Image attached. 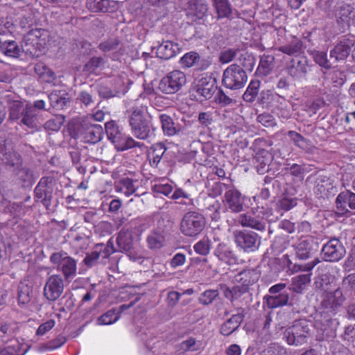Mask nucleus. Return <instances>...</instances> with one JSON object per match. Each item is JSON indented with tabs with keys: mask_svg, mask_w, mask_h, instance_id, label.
<instances>
[{
	"mask_svg": "<svg viewBox=\"0 0 355 355\" xmlns=\"http://www.w3.org/2000/svg\"><path fill=\"white\" fill-rule=\"evenodd\" d=\"M279 215L275 213L268 205L252 207L250 212L239 215L236 221L243 227L256 230L263 232L267 229V224L277 221Z\"/></svg>",
	"mask_w": 355,
	"mask_h": 355,
	"instance_id": "nucleus-1",
	"label": "nucleus"
},
{
	"mask_svg": "<svg viewBox=\"0 0 355 355\" xmlns=\"http://www.w3.org/2000/svg\"><path fill=\"white\" fill-rule=\"evenodd\" d=\"M144 106H133L127 111L128 122L132 135L137 139L145 140L154 135L155 128L146 115Z\"/></svg>",
	"mask_w": 355,
	"mask_h": 355,
	"instance_id": "nucleus-2",
	"label": "nucleus"
},
{
	"mask_svg": "<svg viewBox=\"0 0 355 355\" xmlns=\"http://www.w3.org/2000/svg\"><path fill=\"white\" fill-rule=\"evenodd\" d=\"M312 324L306 319L295 320L283 331V339L288 345L300 347L311 336Z\"/></svg>",
	"mask_w": 355,
	"mask_h": 355,
	"instance_id": "nucleus-3",
	"label": "nucleus"
},
{
	"mask_svg": "<svg viewBox=\"0 0 355 355\" xmlns=\"http://www.w3.org/2000/svg\"><path fill=\"white\" fill-rule=\"evenodd\" d=\"M321 286L324 291L322 296V306L335 314L339 308L341 307L345 297L340 288H336L334 282L324 283V279H322Z\"/></svg>",
	"mask_w": 355,
	"mask_h": 355,
	"instance_id": "nucleus-4",
	"label": "nucleus"
},
{
	"mask_svg": "<svg viewBox=\"0 0 355 355\" xmlns=\"http://www.w3.org/2000/svg\"><path fill=\"white\" fill-rule=\"evenodd\" d=\"M216 189L220 194L223 189L225 192L223 203L225 209L232 213H240L244 211L245 196L235 187L223 183H216Z\"/></svg>",
	"mask_w": 355,
	"mask_h": 355,
	"instance_id": "nucleus-5",
	"label": "nucleus"
},
{
	"mask_svg": "<svg viewBox=\"0 0 355 355\" xmlns=\"http://www.w3.org/2000/svg\"><path fill=\"white\" fill-rule=\"evenodd\" d=\"M248 80L245 71L236 64H230L223 73V85L232 90L243 88Z\"/></svg>",
	"mask_w": 355,
	"mask_h": 355,
	"instance_id": "nucleus-6",
	"label": "nucleus"
},
{
	"mask_svg": "<svg viewBox=\"0 0 355 355\" xmlns=\"http://www.w3.org/2000/svg\"><path fill=\"white\" fill-rule=\"evenodd\" d=\"M44 29L42 28H33L24 37V49L31 56L39 58L43 55L44 48Z\"/></svg>",
	"mask_w": 355,
	"mask_h": 355,
	"instance_id": "nucleus-7",
	"label": "nucleus"
},
{
	"mask_svg": "<svg viewBox=\"0 0 355 355\" xmlns=\"http://www.w3.org/2000/svg\"><path fill=\"white\" fill-rule=\"evenodd\" d=\"M50 263L61 271L65 279H72L76 275L77 262L63 251L55 252L49 257Z\"/></svg>",
	"mask_w": 355,
	"mask_h": 355,
	"instance_id": "nucleus-8",
	"label": "nucleus"
},
{
	"mask_svg": "<svg viewBox=\"0 0 355 355\" xmlns=\"http://www.w3.org/2000/svg\"><path fill=\"white\" fill-rule=\"evenodd\" d=\"M10 119L13 121L20 119L21 123L31 128L37 125L35 108L28 105H24L20 101H14L11 104Z\"/></svg>",
	"mask_w": 355,
	"mask_h": 355,
	"instance_id": "nucleus-9",
	"label": "nucleus"
},
{
	"mask_svg": "<svg viewBox=\"0 0 355 355\" xmlns=\"http://www.w3.org/2000/svg\"><path fill=\"white\" fill-rule=\"evenodd\" d=\"M234 239L236 246L247 253L258 250L261 244V237L252 230H236Z\"/></svg>",
	"mask_w": 355,
	"mask_h": 355,
	"instance_id": "nucleus-10",
	"label": "nucleus"
},
{
	"mask_svg": "<svg viewBox=\"0 0 355 355\" xmlns=\"http://www.w3.org/2000/svg\"><path fill=\"white\" fill-rule=\"evenodd\" d=\"M186 83L185 73L180 70H173L160 80L158 88L162 93L173 94L179 92Z\"/></svg>",
	"mask_w": 355,
	"mask_h": 355,
	"instance_id": "nucleus-11",
	"label": "nucleus"
},
{
	"mask_svg": "<svg viewBox=\"0 0 355 355\" xmlns=\"http://www.w3.org/2000/svg\"><path fill=\"white\" fill-rule=\"evenodd\" d=\"M338 324L337 319L333 318L327 311L321 312L316 316L314 322L318 339L324 340L333 337Z\"/></svg>",
	"mask_w": 355,
	"mask_h": 355,
	"instance_id": "nucleus-12",
	"label": "nucleus"
},
{
	"mask_svg": "<svg viewBox=\"0 0 355 355\" xmlns=\"http://www.w3.org/2000/svg\"><path fill=\"white\" fill-rule=\"evenodd\" d=\"M205 220L203 216L196 211L184 214L180 224V230L187 236H196L204 229Z\"/></svg>",
	"mask_w": 355,
	"mask_h": 355,
	"instance_id": "nucleus-13",
	"label": "nucleus"
},
{
	"mask_svg": "<svg viewBox=\"0 0 355 355\" xmlns=\"http://www.w3.org/2000/svg\"><path fill=\"white\" fill-rule=\"evenodd\" d=\"M0 159L13 171L22 166L21 155L14 149L12 142L9 140L0 141Z\"/></svg>",
	"mask_w": 355,
	"mask_h": 355,
	"instance_id": "nucleus-14",
	"label": "nucleus"
},
{
	"mask_svg": "<svg viewBox=\"0 0 355 355\" xmlns=\"http://www.w3.org/2000/svg\"><path fill=\"white\" fill-rule=\"evenodd\" d=\"M311 70V65L306 56H295L293 58L287 67L290 76L297 80H306Z\"/></svg>",
	"mask_w": 355,
	"mask_h": 355,
	"instance_id": "nucleus-15",
	"label": "nucleus"
},
{
	"mask_svg": "<svg viewBox=\"0 0 355 355\" xmlns=\"http://www.w3.org/2000/svg\"><path fill=\"white\" fill-rule=\"evenodd\" d=\"M79 132L85 142L96 144L101 140L103 129L101 125L83 119L80 124Z\"/></svg>",
	"mask_w": 355,
	"mask_h": 355,
	"instance_id": "nucleus-16",
	"label": "nucleus"
},
{
	"mask_svg": "<svg viewBox=\"0 0 355 355\" xmlns=\"http://www.w3.org/2000/svg\"><path fill=\"white\" fill-rule=\"evenodd\" d=\"M322 253L326 261H338L344 257L346 250L337 238H331L322 248Z\"/></svg>",
	"mask_w": 355,
	"mask_h": 355,
	"instance_id": "nucleus-17",
	"label": "nucleus"
},
{
	"mask_svg": "<svg viewBox=\"0 0 355 355\" xmlns=\"http://www.w3.org/2000/svg\"><path fill=\"white\" fill-rule=\"evenodd\" d=\"M319 243L313 236L302 239L295 245L296 256L306 260L313 257L319 250Z\"/></svg>",
	"mask_w": 355,
	"mask_h": 355,
	"instance_id": "nucleus-18",
	"label": "nucleus"
},
{
	"mask_svg": "<svg viewBox=\"0 0 355 355\" xmlns=\"http://www.w3.org/2000/svg\"><path fill=\"white\" fill-rule=\"evenodd\" d=\"M354 40L347 36L342 37L337 44L329 52V56L334 59L336 62L345 60L352 51V48L354 46Z\"/></svg>",
	"mask_w": 355,
	"mask_h": 355,
	"instance_id": "nucleus-19",
	"label": "nucleus"
},
{
	"mask_svg": "<svg viewBox=\"0 0 355 355\" xmlns=\"http://www.w3.org/2000/svg\"><path fill=\"white\" fill-rule=\"evenodd\" d=\"M216 89L215 81L210 76L202 77L193 87L196 97L201 101L211 98Z\"/></svg>",
	"mask_w": 355,
	"mask_h": 355,
	"instance_id": "nucleus-20",
	"label": "nucleus"
},
{
	"mask_svg": "<svg viewBox=\"0 0 355 355\" xmlns=\"http://www.w3.org/2000/svg\"><path fill=\"white\" fill-rule=\"evenodd\" d=\"M336 205L338 214L350 213L349 209H355V193L350 191L341 192L336 199Z\"/></svg>",
	"mask_w": 355,
	"mask_h": 355,
	"instance_id": "nucleus-21",
	"label": "nucleus"
},
{
	"mask_svg": "<svg viewBox=\"0 0 355 355\" xmlns=\"http://www.w3.org/2000/svg\"><path fill=\"white\" fill-rule=\"evenodd\" d=\"M49 287V294L46 293V297L49 300L55 301L63 292L64 284L62 278L58 275H52L46 282V287Z\"/></svg>",
	"mask_w": 355,
	"mask_h": 355,
	"instance_id": "nucleus-22",
	"label": "nucleus"
},
{
	"mask_svg": "<svg viewBox=\"0 0 355 355\" xmlns=\"http://www.w3.org/2000/svg\"><path fill=\"white\" fill-rule=\"evenodd\" d=\"M181 51L180 45L173 42L167 40L162 42L156 49L157 57L168 60L175 56Z\"/></svg>",
	"mask_w": 355,
	"mask_h": 355,
	"instance_id": "nucleus-23",
	"label": "nucleus"
},
{
	"mask_svg": "<svg viewBox=\"0 0 355 355\" xmlns=\"http://www.w3.org/2000/svg\"><path fill=\"white\" fill-rule=\"evenodd\" d=\"M50 105L55 110H61L70 103L69 94L64 90L55 89L48 94Z\"/></svg>",
	"mask_w": 355,
	"mask_h": 355,
	"instance_id": "nucleus-24",
	"label": "nucleus"
},
{
	"mask_svg": "<svg viewBox=\"0 0 355 355\" xmlns=\"http://www.w3.org/2000/svg\"><path fill=\"white\" fill-rule=\"evenodd\" d=\"M337 22L343 29L348 28L355 17L354 8L349 5L340 6L336 14Z\"/></svg>",
	"mask_w": 355,
	"mask_h": 355,
	"instance_id": "nucleus-25",
	"label": "nucleus"
},
{
	"mask_svg": "<svg viewBox=\"0 0 355 355\" xmlns=\"http://www.w3.org/2000/svg\"><path fill=\"white\" fill-rule=\"evenodd\" d=\"M116 244L119 252L128 253V256L132 258L133 241L131 232L124 230L120 231L116 238Z\"/></svg>",
	"mask_w": 355,
	"mask_h": 355,
	"instance_id": "nucleus-26",
	"label": "nucleus"
},
{
	"mask_svg": "<svg viewBox=\"0 0 355 355\" xmlns=\"http://www.w3.org/2000/svg\"><path fill=\"white\" fill-rule=\"evenodd\" d=\"M159 119L162 125V129L165 135L173 137L181 132V126L179 124H175L169 115L162 114L159 115Z\"/></svg>",
	"mask_w": 355,
	"mask_h": 355,
	"instance_id": "nucleus-27",
	"label": "nucleus"
},
{
	"mask_svg": "<svg viewBox=\"0 0 355 355\" xmlns=\"http://www.w3.org/2000/svg\"><path fill=\"white\" fill-rule=\"evenodd\" d=\"M243 315L237 313L232 315V317L226 320L220 327V332L225 336L231 335L241 325L243 320Z\"/></svg>",
	"mask_w": 355,
	"mask_h": 355,
	"instance_id": "nucleus-28",
	"label": "nucleus"
},
{
	"mask_svg": "<svg viewBox=\"0 0 355 355\" xmlns=\"http://www.w3.org/2000/svg\"><path fill=\"white\" fill-rule=\"evenodd\" d=\"M289 300V295L286 291L275 295H266L263 297V304L268 309H273L287 305Z\"/></svg>",
	"mask_w": 355,
	"mask_h": 355,
	"instance_id": "nucleus-29",
	"label": "nucleus"
},
{
	"mask_svg": "<svg viewBox=\"0 0 355 355\" xmlns=\"http://www.w3.org/2000/svg\"><path fill=\"white\" fill-rule=\"evenodd\" d=\"M151 151L148 155L150 164L152 167L157 168L164 157V154L167 150L166 146L161 142L153 144L150 148Z\"/></svg>",
	"mask_w": 355,
	"mask_h": 355,
	"instance_id": "nucleus-30",
	"label": "nucleus"
},
{
	"mask_svg": "<svg viewBox=\"0 0 355 355\" xmlns=\"http://www.w3.org/2000/svg\"><path fill=\"white\" fill-rule=\"evenodd\" d=\"M214 254L219 260L227 264H234L236 262V257L231 248L225 243H219L214 250Z\"/></svg>",
	"mask_w": 355,
	"mask_h": 355,
	"instance_id": "nucleus-31",
	"label": "nucleus"
},
{
	"mask_svg": "<svg viewBox=\"0 0 355 355\" xmlns=\"http://www.w3.org/2000/svg\"><path fill=\"white\" fill-rule=\"evenodd\" d=\"M115 1L113 0H87L86 7L94 12H107L111 8H114Z\"/></svg>",
	"mask_w": 355,
	"mask_h": 355,
	"instance_id": "nucleus-32",
	"label": "nucleus"
},
{
	"mask_svg": "<svg viewBox=\"0 0 355 355\" xmlns=\"http://www.w3.org/2000/svg\"><path fill=\"white\" fill-rule=\"evenodd\" d=\"M329 179L326 176H320L317 178L314 186V193L318 198H325L329 194V190L332 189Z\"/></svg>",
	"mask_w": 355,
	"mask_h": 355,
	"instance_id": "nucleus-33",
	"label": "nucleus"
},
{
	"mask_svg": "<svg viewBox=\"0 0 355 355\" xmlns=\"http://www.w3.org/2000/svg\"><path fill=\"white\" fill-rule=\"evenodd\" d=\"M105 129L108 139L113 144H115L116 146L119 144H121V141L124 140V134L121 132L119 126L114 121H111L107 122L105 124Z\"/></svg>",
	"mask_w": 355,
	"mask_h": 355,
	"instance_id": "nucleus-34",
	"label": "nucleus"
},
{
	"mask_svg": "<svg viewBox=\"0 0 355 355\" xmlns=\"http://www.w3.org/2000/svg\"><path fill=\"white\" fill-rule=\"evenodd\" d=\"M33 297L31 283L28 280L21 281L18 286V302L20 304H28Z\"/></svg>",
	"mask_w": 355,
	"mask_h": 355,
	"instance_id": "nucleus-35",
	"label": "nucleus"
},
{
	"mask_svg": "<svg viewBox=\"0 0 355 355\" xmlns=\"http://www.w3.org/2000/svg\"><path fill=\"white\" fill-rule=\"evenodd\" d=\"M201 346L202 343L200 340H197L193 337H189L177 345L176 353L180 355L187 352H197L201 349Z\"/></svg>",
	"mask_w": 355,
	"mask_h": 355,
	"instance_id": "nucleus-36",
	"label": "nucleus"
},
{
	"mask_svg": "<svg viewBox=\"0 0 355 355\" xmlns=\"http://www.w3.org/2000/svg\"><path fill=\"white\" fill-rule=\"evenodd\" d=\"M259 279V275L255 269L244 270L239 273L236 277V281L245 287L255 284Z\"/></svg>",
	"mask_w": 355,
	"mask_h": 355,
	"instance_id": "nucleus-37",
	"label": "nucleus"
},
{
	"mask_svg": "<svg viewBox=\"0 0 355 355\" xmlns=\"http://www.w3.org/2000/svg\"><path fill=\"white\" fill-rule=\"evenodd\" d=\"M26 352L24 344L16 339H11L6 346L0 348V355H24Z\"/></svg>",
	"mask_w": 355,
	"mask_h": 355,
	"instance_id": "nucleus-38",
	"label": "nucleus"
},
{
	"mask_svg": "<svg viewBox=\"0 0 355 355\" xmlns=\"http://www.w3.org/2000/svg\"><path fill=\"white\" fill-rule=\"evenodd\" d=\"M216 13L217 19L229 18L232 13V7L229 0H212Z\"/></svg>",
	"mask_w": 355,
	"mask_h": 355,
	"instance_id": "nucleus-39",
	"label": "nucleus"
},
{
	"mask_svg": "<svg viewBox=\"0 0 355 355\" xmlns=\"http://www.w3.org/2000/svg\"><path fill=\"white\" fill-rule=\"evenodd\" d=\"M311 273L299 275L292 278L291 289L293 292L301 293L310 283Z\"/></svg>",
	"mask_w": 355,
	"mask_h": 355,
	"instance_id": "nucleus-40",
	"label": "nucleus"
},
{
	"mask_svg": "<svg viewBox=\"0 0 355 355\" xmlns=\"http://www.w3.org/2000/svg\"><path fill=\"white\" fill-rule=\"evenodd\" d=\"M0 51L8 56L18 58L22 52V49L15 41L1 42L0 40Z\"/></svg>",
	"mask_w": 355,
	"mask_h": 355,
	"instance_id": "nucleus-41",
	"label": "nucleus"
},
{
	"mask_svg": "<svg viewBox=\"0 0 355 355\" xmlns=\"http://www.w3.org/2000/svg\"><path fill=\"white\" fill-rule=\"evenodd\" d=\"M274 62L275 58L272 55H262L260 59L257 73L260 76H268L274 67Z\"/></svg>",
	"mask_w": 355,
	"mask_h": 355,
	"instance_id": "nucleus-42",
	"label": "nucleus"
},
{
	"mask_svg": "<svg viewBox=\"0 0 355 355\" xmlns=\"http://www.w3.org/2000/svg\"><path fill=\"white\" fill-rule=\"evenodd\" d=\"M135 183H137V181H134L129 178H122L119 181V184L116 186V191L122 192L125 196H129L133 194L137 190Z\"/></svg>",
	"mask_w": 355,
	"mask_h": 355,
	"instance_id": "nucleus-43",
	"label": "nucleus"
},
{
	"mask_svg": "<svg viewBox=\"0 0 355 355\" xmlns=\"http://www.w3.org/2000/svg\"><path fill=\"white\" fill-rule=\"evenodd\" d=\"M260 87V81L258 80H252L250 81L245 92L243 94V99L248 103H252L258 96Z\"/></svg>",
	"mask_w": 355,
	"mask_h": 355,
	"instance_id": "nucleus-44",
	"label": "nucleus"
},
{
	"mask_svg": "<svg viewBox=\"0 0 355 355\" xmlns=\"http://www.w3.org/2000/svg\"><path fill=\"white\" fill-rule=\"evenodd\" d=\"M302 50V42L300 40L292 41L288 44L281 46L278 51L288 55H295L300 54Z\"/></svg>",
	"mask_w": 355,
	"mask_h": 355,
	"instance_id": "nucleus-45",
	"label": "nucleus"
},
{
	"mask_svg": "<svg viewBox=\"0 0 355 355\" xmlns=\"http://www.w3.org/2000/svg\"><path fill=\"white\" fill-rule=\"evenodd\" d=\"M171 198L176 200V203L187 207L194 206L193 200L182 189H176L171 196Z\"/></svg>",
	"mask_w": 355,
	"mask_h": 355,
	"instance_id": "nucleus-46",
	"label": "nucleus"
},
{
	"mask_svg": "<svg viewBox=\"0 0 355 355\" xmlns=\"http://www.w3.org/2000/svg\"><path fill=\"white\" fill-rule=\"evenodd\" d=\"M200 61L199 54L194 51L185 53L180 60L182 68H190Z\"/></svg>",
	"mask_w": 355,
	"mask_h": 355,
	"instance_id": "nucleus-47",
	"label": "nucleus"
},
{
	"mask_svg": "<svg viewBox=\"0 0 355 355\" xmlns=\"http://www.w3.org/2000/svg\"><path fill=\"white\" fill-rule=\"evenodd\" d=\"M164 237L157 231L151 232L147 237V242L150 249H158L162 247Z\"/></svg>",
	"mask_w": 355,
	"mask_h": 355,
	"instance_id": "nucleus-48",
	"label": "nucleus"
},
{
	"mask_svg": "<svg viewBox=\"0 0 355 355\" xmlns=\"http://www.w3.org/2000/svg\"><path fill=\"white\" fill-rule=\"evenodd\" d=\"M77 101L85 107H92L96 103V96L91 91H81L76 98Z\"/></svg>",
	"mask_w": 355,
	"mask_h": 355,
	"instance_id": "nucleus-49",
	"label": "nucleus"
},
{
	"mask_svg": "<svg viewBox=\"0 0 355 355\" xmlns=\"http://www.w3.org/2000/svg\"><path fill=\"white\" fill-rule=\"evenodd\" d=\"M119 317V313H116L114 309H111L98 318L97 324L99 325L112 324L116 322Z\"/></svg>",
	"mask_w": 355,
	"mask_h": 355,
	"instance_id": "nucleus-50",
	"label": "nucleus"
},
{
	"mask_svg": "<svg viewBox=\"0 0 355 355\" xmlns=\"http://www.w3.org/2000/svg\"><path fill=\"white\" fill-rule=\"evenodd\" d=\"M192 10L198 18H202L209 10V6L205 0H193Z\"/></svg>",
	"mask_w": 355,
	"mask_h": 355,
	"instance_id": "nucleus-51",
	"label": "nucleus"
},
{
	"mask_svg": "<svg viewBox=\"0 0 355 355\" xmlns=\"http://www.w3.org/2000/svg\"><path fill=\"white\" fill-rule=\"evenodd\" d=\"M197 118L199 124L203 129H209L214 123L213 113L210 111L199 112Z\"/></svg>",
	"mask_w": 355,
	"mask_h": 355,
	"instance_id": "nucleus-52",
	"label": "nucleus"
},
{
	"mask_svg": "<svg viewBox=\"0 0 355 355\" xmlns=\"http://www.w3.org/2000/svg\"><path fill=\"white\" fill-rule=\"evenodd\" d=\"M64 122V117L62 114H54L46 122V129L58 131Z\"/></svg>",
	"mask_w": 355,
	"mask_h": 355,
	"instance_id": "nucleus-53",
	"label": "nucleus"
},
{
	"mask_svg": "<svg viewBox=\"0 0 355 355\" xmlns=\"http://www.w3.org/2000/svg\"><path fill=\"white\" fill-rule=\"evenodd\" d=\"M219 295L218 290L209 289L204 291L199 297V302L203 305L211 304Z\"/></svg>",
	"mask_w": 355,
	"mask_h": 355,
	"instance_id": "nucleus-54",
	"label": "nucleus"
},
{
	"mask_svg": "<svg viewBox=\"0 0 355 355\" xmlns=\"http://www.w3.org/2000/svg\"><path fill=\"white\" fill-rule=\"evenodd\" d=\"M120 44V40L118 38H110L103 42H101L98 45V49L105 52L107 53L112 51L116 50Z\"/></svg>",
	"mask_w": 355,
	"mask_h": 355,
	"instance_id": "nucleus-55",
	"label": "nucleus"
},
{
	"mask_svg": "<svg viewBox=\"0 0 355 355\" xmlns=\"http://www.w3.org/2000/svg\"><path fill=\"white\" fill-rule=\"evenodd\" d=\"M239 49H227L220 53L219 62L222 64L232 62L239 52Z\"/></svg>",
	"mask_w": 355,
	"mask_h": 355,
	"instance_id": "nucleus-56",
	"label": "nucleus"
},
{
	"mask_svg": "<svg viewBox=\"0 0 355 355\" xmlns=\"http://www.w3.org/2000/svg\"><path fill=\"white\" fill-rule=\"evenodd\" d=\"M313 58L314 61L320 67L327 69H329L331 67V64L327 59V55L325 52L315 51L313 53Z\"/></svg>",
	"mask_w": 355,
	"mask_h": 355,
	"instance_id": "nucleus-57",
	"label": "nucleus"
},
{
	"mask_svg": "<svg viewBox=\"0 0 355 355\" xmlns=\"http://www.w3.org/2000/svg\"><path fill=\"white\" fill-rule=\"evenodd\" d=\"M104 60L101 57L92 58L85 65L84 71L88 73H94L97 69L103 66Z\"/></svg>",
	"mask_w": 355,
	"mask_h": 355,
	"instance_id": "nucleus-58",
	"label": "nucleus"
},
{
	"mask_svg": "<svg viewBox=\"0 0 355 355\" xmlns=\"http://www.w3.org/2000/svg\"><path fill=\"white\" fill-rule=\"evenodd\" d=\"M144 146V145L143 143L136 141L132 137H126L124 135V140L123 141H121V144H119L116 146V148L119 150L124 151V150H126L128 149L135 148V147L141 148Z\"/></svg>",
	"mask_w": 355,
	"mask_h": 355,
	"instance_id": "nucleus-59",
	"label": "nucleus"
},
{
	"mask_svg": "<svg viewBox=\"0 0 355 355\" xmlns=\"http://www.w3.org/2000/svg\"><path fill=\"white\" fill-rule=\"evenodd\" d=\"M193 248L196 253L207 255L210 250V241L207 239H203L196 243Z\"/></svg>",
	"mask_w": 355,
	"mask_h": 355,
	"instance_id": "nucleus-60",
	"label": "nucleus"
},
{
	"mask_svg": "<svg viewBox=\"0 0 355 355\" xmlns=\"http://www.w3.org/2000/svg\"><path fill=\"white\" fill-rule=\"evenodd\" d=\"M263 355H288L286 349L277 344H272L263 351Z\"/></svg>",
	"mask_w": 355,
	"mask_h": 355,
	"instance_id": "nucleus-61",
	"label": "nucleus"
},
{
	"mask_svg": "<svg viewBox=\"0 0 355 355\" xmlns=\"http://www.w3.org/2000/svg\"><path fill=\"white\" fill-rule=\"evenodd\" d=\"M216 101L222 106H227L234 103L233 98L227 95L221 89L217 93Z\"/></svg>",
	"mask_w": 355,
	"mask_h": 355,
	"instance_id": "nucleus-62",
	"label": "nucleus"
},
{
	"mask_svg": "<svg viewBox=\"0 0 355 355\" xmlns=\"http://www.w3.org/2000/svg\"><path fill=\"white\" fill-rule=\"evenodd\" d=\"M16 175L18 179L21 180L24 183L30 184L32 180V174L30 173L28 169L22 168L21 166L19 168H15Z\"/></svg>",
	"mask_w": 355,
	"mask_h": 355,
	"instance_id": "nucleus-63",
	"label": "nucleus"
},
{
	"mask_svg": "<svg viewBox=\"0 0 355 355\" xmlns=\"http://www.w3.org/2000/svg\"><path fill=\"white\" fill-rule=\"evenodd\" d=\"M343 338L353 347H355V328L352 326L347 327L345 330Z\"/></svg>",
	"mask_w": 355,
	"mask_h": 355,
	"instance_id": "nucleus-64",
	"label": "nucleus"
}]
</instances>
